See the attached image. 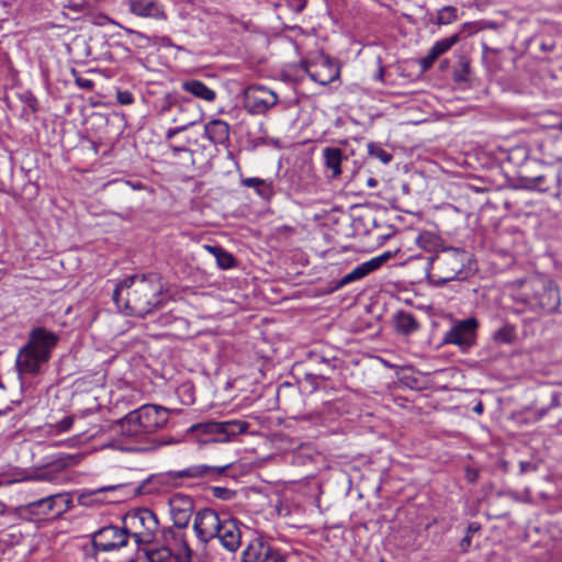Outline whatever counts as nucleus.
<instances>
[{"mask_svg":"<svg viewBox=\"0 0 562 562\" xmlns=\"http://www.w3.org/2000/svg\"><path fill=\"white\" fill-rule=\"evenodd\" d=\"M305 71L313 81L322 86L333 82L339 76L338 67L328 59L305 65Z\"/></svg>","mask_w":562,"mask_h":562,"instance_id":"a211bd4d","label":"nucleus"},{"mask_svg":"<svg viewBox=\"0 0 562 562\" xmlns=\"http://www.w3.org/2000/svg\"><path fill=\"white\" fill-rule=\"evenodd\" d=\"M376 183H378V181L374 178H369L368 179V186L369 187L373 188V187L376 186Z\"/></svg>","mask_w":562,"mask_h":562,"instance_id":"4d7b16f0","label":"nucleus"},{"mask_svg":"<svg viewBox=\"0 0 562 562\" xmlns=\"http://www.w3.org/2000/svg\"><path fill=\"white\" fill-rule=\"evenodd\" d=\"M241 562H247V561H245V559L243 558Z\"/></svg>","mask_w":562,"mask_h":562,"instance_id":"0e129e2a","label":"nucleus"},{"mask_svg":"<svg viewBox=\"0 0 562 562\" xmlns=\"http://www.w3.org/2000/svg\"><path fill=\"white\" fill-rule=\"evenodd\" d=\"M368 153L371 157L379 159L383 164H389L393 156L387 153L380 144L370 143L368 145Z\"/></svg>","mask_w":562,"mask_h":562,"instance_id":"e433bc0d","label":"nucleus"},{"mask_svg":"<svg viewBox=\"0 0 562 562\" xmlns=\"http://www.w3.org/2000/svg\"><path fill=\"white\" fill-rule=\"evenodd\" d=\"M537 149L543 164L562 162V139L558 137L543 138L537 144Z\"/></svg>","mask_w":562,"mask_h":562,"instance_id":"4be33fe9","label":"nucleus"},{"mask_svg":"<svg viewBox=\"0 0 562 562\" xmlns=\"http://www.w3.org/2000/svg\"><path fill=\"white\" fill-rule=\"evenodd\" d=\"M551 183H555L557 188L562 186V166L555 175L551 176Z\"/></svg>","mask_w":562,"mask_h":562,"instance_id":"8fccbe9b","label":"nucleus"},{"mask_svg":"<svg viewBox=\"0 0 562 562\" xmlns=\"http://www.w3.org/2000/svg\"><path fill=\"white\" fill-rule=\"evenodd\" d=\"M473 412L477 415H481L483 414L484 412V405L481 401H479L474 406H473Z\"/></svg>","mask_w":562,"mask_h":562,"instance_id":"603ef678","label":"nucleus"},{"mask_svg":"<svg viewBox=\"0 0 562 562\" xmlns=\"http://www.w3.org/2000/svg\"><path fill=\"white\" fill-rule=\"evenodd\" d=\"M212 494L214 497L223 499V501H229L235 496V492L221 486H214L212 487Z\"/></svg>","mask_w":562,"mask_h":562,"instance_id":"a19ab883","label":"nucleus"},{"mask_svg":"<svg viewBox=\"0 0 562 562\" xmlns=\"http://www.w3.org/2000/svg\"><path fill=\"white\" fill-rule=\"evenodd\" d=\"M427 238H429L428 235H419V237H418L419 244L423 245L424 240H426Z\"/></svg>","mask_w":562,"mask_h":562,"instance_id":"bf43d9fd","label":"nucleus"},{"mask_svg":"<svg viewBox=\"0 0 562 562\" xmlns=\"http://www.w3.org/2000/svg\"><path fill=\"white\" fill-rule=\"evenodd\" d=\"M223 521L213 508L204 507L195 512L193 520V531L200 542L203 544L209 543L217 535V531Z\"/></svg>","mask_w":562,"mask_h":562,"instance_id":"4468645a","label":"nucleus"},{"mask_svg":"<svg viewBox=\"0 0 562 562\" xmlns=\"http://www.w3.org/2000/svg\"><path fill=\"white\" fill-rule=\"evenodd\" d=\"M373 265L370 261L362 262L353 268L349 273L344 276L336 284V289H340L351 282L358 281L373 272Z\"/></svg>","mask_w":562,"mask_h":562,"instance_id":"c756f323","label":"nucleus"},{"mask_svg":"<svg viewBox=\"0 0 562 562\" xmlns=\"http://www.w3.org/2000/svg\"><path fill=\"white\" fill-rule=\"evenodd\" d=\"M517 339V330L514 324L505 322L501 328L494 331L493 340L496 344L512 345Z\"/></svg>","mask_w":562,"mask_h":562,"instance_id":"473e14b6","label":"nucleus"},{"mask_svg":"<svg viewBox=\"0 0 562 562\" xmlns=\"http://www.w3.org/2000/svg\"><path fill=\"white\" fill-rule=\"evenodd\" d=\"M279 102V95L261 85H250L244 90V109L251 115L266 114Z\"/></svg>","mask_w":562,"mask_h":562,"instance_id":"9d476101","label":"nucleus"},{"mask_svg":"<svg viewBox=\"0 0 562 562\" xmlns=\"http://www.w3.org/2000/svg\"><path fill=\"white\" fill-rule=\"evenodd\" d=\"M247 562H286V555L262 536L252 539L243 552Z\"/></svg>","mask_w":562,"mask_h":562,"instance_id":"ddd939ff","label":"nucleus"},{"mask_svg":"<svg viewBox=\"0 0 562 562\" xmlns=\"http://www.w3.org/2000/svg\"><path fill=\"white\" fill-rule=\"evenodd\" d=\"M248 423L244 420L214 422L207 420L194 424L190 427V431L204 436L201 438L204 442H225L233 437L247 430Z\"/></svg>","mask_w":562,"mask_h":562,"instance_id":"6e6552de","label":"nucleus"},{"mask_svg":"<svg viewBox=\"0 0 562 562\" xmlns=\"http://www.w3.org/2000/svg\"><path fill=\"white\" fill-rule=\"evenodd\" d=\"M459 34H453L449 37L437 41L432 47L429 49L431 52V56H441L446 52H448L454 44L459 42Z\"/></svg>","mask_w":562,"mask_h":562,"instance_id":"72a5a7b5","label":"nucleus"},{"mask_svg":"<svg viewBox=\"0 0 562 562\" xmlns=\"http://www.w3.org/2000/svg\"><path fill=\"white\" fill-rule=\"evenodd\" d=\"M126 525L130 537L139 544L153 543L159 530V521L156 514L149 508H135L127 512L122 518Z\"/></svg>","mask_w":562,"mask_h":562,"instance_id":"0eeeda50","label":"nucleus"},{"mask_svg":"<svg viewBox=\"0 0 562 562\" xmlns=\"http://www.w3.org/2000/svg\"><path fill=\"white\" fill-rule=\"evenodd\" d=\"M49 502L53 508V517H59L72 507V495L70 493L49 494Z\"/></svg>","mask_w":562,"mask_h":562,"instance_id":"2f4dec72","label":"nucleus"},{"mask_svg":"<svg viewBox=\"0 0 562 562\" xmlns=\"http://www.w3.org/2000/svg\"><path fill=\"white\" fill-rule=\"evenodd\" d=\"M112 488H113V487H111V486H108V487H101V488H99L97 492H105V491H110V490H112Z\"/></svg>","mask_w":562,"mask_h":562,"instance_id":"052dcab7","label":"nucleus"},{"mask_svg":"<svg viewBox=\"0 0 562 562\" xmlns=\"http://www.w3.org/2000/svg\"><path fill=\"white\" fill-rule=\"evenodd\" d=\"M134 95L128 90H117L116 92V101L122 105H130L134 102Z\"/></svg>","mask_w":562,"mask_h":562,"instance_id":"79ce46f5","label":"nucleus"},{"mask_svg":"<svg viewBox=\"0 0 562 562\" xmlns=\"http://www.w3.org/2000/svg\"><path fill=\"white\" fill-rule=\"evenodd\" d=\"M164 536H165V538H167L168 536L176 538V532L172 528L169 527L164 530Z\"/></svg>","mask_w":562,"mask_h":562,"instance_id":"6e6d98bb","label":"nucleus"},{"mask_svg":"<svg viewBox=\"0 0 562 562\" xmlns=\"http://www.w3.org/2000/svg\"><path fill=\"white\" fill-rule=\"evenodd\" d=\"M132 13L155 19H166L164 7L155 0H126Z\"/></svg>","mask_w":562,"mask_h":562,"instance_id":"5701e85b","label":"nucleus"},{"mask_svg":"<svg viewBox=\"0 0 562 562\" xmlns=\"http://www.w3.org/2000/svg\"><path fill=\"white\" fill-rule=\"evenodd\" d=\"M479 322L475 317L457 321L443 335V342L456 345L461 351H467L476 342Z\"/></svg>","mask_w":562,"mask_h":562,"instance_id":"f8f14e48","label":"nucleus"},{"mask_svg":"<svg viewBox=\"0 0 562 562\" xmlns=\"http://www.w3.org/2000/svg\"><path fill=\"white\" fill-rule=\"evenodd\" d=\"M470 254L460 248H443L431 257L428 278L436 285H442L452 280L468 278L465 266L470 262Z\"/></svg>","mask_w":562,"mask_h":562,"instance_id":"39448f33","label":"nucleus"},{"mask_svg":"<svg viewBox=\"0 0 562 562\" xmlns=\"http://www.w3.org/2000/svg\"><path fill=\"white\" fill-rule=\"evenodd\" d=\"M355 150L350 149L349 153L346 149L335 146L325 147L322 153L324 166L327 171L330 172L333 179H337L342 173L341 165L347 161L349 156H353Z\"/></svg>","mask_w":562,"mask_h":562,"instance_id":"6ab92c4d","label":"nucleus"},{"mask_svg":"<svg viewBox=\"0 0 562 562\" xmlns=\"http://www.w3.org/2000/svg\"><path fill=\"white\" fill-rule=\"evenodd\" d=\"M465 479L469 483H475L479 479V471L472 468H467Z\"/></svg>","mask_w":562,"mask_h":562,"instance_id":"09e8293b","label":"nucleus"},{"mask_svg":"<svg viewBox=\"0 0 562 562\" xmlns=\"http://www.w3.org/2000/svg\"><path fill=\"white\" fill-rule=\"evenodd\" d=\"M168 147L175 157H179L181 154H184L188 156V158L191 160V162L194 164V160L192 158V150L189 149L186 145H178V144L170 143V144H168Z\"/></svg>","mask_w":562,"mask_h":562,"instance_id":"ea45409f","label":"nucleus"},{"mask_svg":"<svg viewBox=\"0 0 562 562\" xmlns=\"http://www.w3.org/2000/svg\"><path fill=\"white\" fill-rule=\"evenodd\" d=\"M312 361L316 364V368L312 372H306V380L312 379H322L326 380L329 378L330 373H333L336 369V359L335 358H325L324 356L313 353L311 356Z\"/></svg>","mask_w":562,"mask_h":562,"instance_id":"b1692460","label":"nucleus"},{"mask_svg":"<svg viewBox=\"0 0 562 562\" xmlns=\"http://www.w3.org/2000/svg\"><path fill=\"white\" fill-rule=\"evenodd\" d=\"M241 184L246 188L255 189L257 194L265 200L271 199L274 193L272 183L261 178H244L241 179Z\"/></svg>","mask_w":562,"mask_h":562,"instance_id":"7c9ffc66","label":"nucleus"},{"mask_svg":"<svg viewBox=\"0 0 562 562\" xmlns=\"http://www.w3.org/2000/svg\"><path fill=\"white\" fill-rule=\"evenodd\" d=\"M538 470V465L532 461H520L519 462V473L526 474L529 472H536Z\"/></svg>","mask_w":562,"mask_h":562,"instance_id":"a18cd8bd","label":"nucleus"},{"mask_svg":"<svg viewBox=\"0 0 562 562\" xmlns=\"http://www.w3.org/2000/svg\"><path fill=\"white\" fill-rule=\"evenodd\" d=\"M481 524L472 521L468 525L464 537L459 542L461 553H468L472 543V537L474 533L481 530Z\"/></svg>","mask_w":562,"mask_h":562,"instance_id":"f704fd0d","label":"nucleus"},{"mask_svg":"<svg viewBox=\"0 0 562 562\" xmlns=\"http://www.w3.org/2000/svg\"><path fill=\"white\" fill-rule=\"evenodd\" d=\"M391 252L386 251L378 257L371 258L369 261L373 265L374 271L382 267L384 262H386L391 258Z\"/></svg>","mask_w":562,"mask_h":562,"instance_id":"c03bdc74","label":"nucleus"},{"mask_svg":"<svg viewBox=\"0 0 562 562\" xmlns=\"http://www.w3.org/2000/svg\"><path fill=\"white\" fill-rule=\"evenodd\" d=\"M113 301L126 315L145 317L164 302V284L158 273L131 276L115 285Z\"/></svg>","mask_w":562,"mask_h":562,"instance_id":"f257e3e1","label":"nucleus"},{"mask_svg":"<svg viewBox=\"0 0 562 562\" xmlns=\"http://www.w3.org/2000/svg\"><path fill=\"white\" fill-rule=\"evenodd\" d=\"M59 341L58 335L45 327H35L29 334L27 342L19 350L16 369L20 373L37 374L41 367L52 358Z\"/></svg>","mask_w":562,"mask_h":562,"instance_id":"7ed1b4c3","label":"nucleus"},{"mask_svg":"<svg viewBox=\"0 0 562 562\" xmlns=\"http://www.w3.org/2000/svg\"><path fill=\"white\" fill-rule=\"evenodd\" d=\"M515 302L537 313H553L561 303L560 291L551 279L536 276L522 282Z\"/></svg>","mask_w":562,"mask_h":562,"instance_id":"20e7f679","label":"nucleus"},{"mask_svg":"<svg viewBox=\"0 0 562 562\" xmlns=\"http://www.w3.org/2000/svg\"><path fill=\"white\" fill-rule=\"evenodd\" d=\"M168 505L173 526L178 529H186L194 513L195 502L193 497L176 493L169 498Z\"/></svg>","mask_w":562,"mask_h":562,"instance_id":"2eb2a0df","label":"nucleus"},{"mask_svg":"<svg viewBox=\"0 0 562 562\" xmlns=\"http://www.w3.org/2000/svg\"><path fill=\"white\" fill-rule=\"evenodd\" d=\"M376 61H378V74L375 76V79L383 81L385 70H384V66L382 64L381 57H378Z\"/></svg>","mask_w":562,"mask_h":562,"instance_id":"3c124183","label":"nucleus"},{"mask_svg":"<svg viewBox=\"0 0 562 562\" xmlns=\"http://www.w3.org/2000/svg\"><path fill=\"white\" fill-rule=\"evenodd\" d=\"M561 406H562V391L553 392L551 394V401H550L549 406L544 407V408H541V409H538L535 413V417H536L537 420H540L541 418H543L548 414V412L551 408H557V407H561Z\"/></svg>","mask_w":562,"mask_h":562,"instance_id":"4c0bfd02","label":"nucleus"},{"mask_svg":"<svg viewBox=\"0 0 562 562\" xmlns=\"http://www.w3.org/2000/svg\"><path fill=\"white\" fill-rule=\"evenodd\" d=\"M437 58V56H431V52L429 50L428 54L424 58H422L420 65L424 69H428L429 67L432 66Z\"/></svg>","mask_w":562,"mask_h":562,"instance_id":"de8ad7c7","label":"nucleus"},{"mask_svg":"<svg viewBox=\"0 0 562 562\" xmlns=\"http://www.w3.org/2000/svg\"><path fill=\"white\" fill-rule=\"evenodd\" d=\"M75 418L74 416H66L61 420L57 422L55 425L57 432H66L68 431L72 425H74Z\"/></svg>","mask_w":562,"mask_h":562,"instance_id":"37998d69","label":"nucleus"},{"mask_svg":"<svg viewBox=\"0 0 562 562\" xmlns=\"http://www.w3.org/2000/svg\"><path fill=\"white\" fill-rule=\"evenodd\" d=\"M72 75L75 77V82L76 85L80 88V89H83L86 91H92L93 88H94V82L88 78H85L82 76L79 75L78 71H76L75 69H72Z\"/></svg>","mask_w":562,"mask_h":562,"instance_id":"58836bf2","label":"nucleus"},{"mask_svg":"<svg viewBox=\"0 0 562 562\" xmlns=\"http://www.w3.org/2000/svg\"><path fill=\"white\" fill-rule=\"evenodd\" d=\"M514 312H515L516 314H520V313H522V312H524V310H514Z\"/></svg>","mask_w":562,"mask_h":562,"instance_id":"680f3d73","label":"nucleus"},{"mask_svg":"<svg viewBox=\"0 0 562 562\" xmlns=\"http://www.w3.org/2000/svg\"><path fill=\"white\" fill-rule=\"evenodd\" d=\"M130 562H136V561H134V560H131Z\"/></svg>","mask_w":562,"mask_h":562,"instance_id":"69168bd1","label":"nucleus"},{"mask_svg":"<svg viewBox=\"0 0 562 562\" xmlns=\"http://www.w3.org/2000/svg\"><path fill=\"white\" fill-rule=\"evenodd\" d=\"M337 143L339 145L338 147L346 149L347 153L350 151L351 148H349L348 139H339Z\"/></svg>","mask_w":562,"mask_h":562,"instance_id":"5fc2aeb1","label":"nucleus"},{"mask_svg":"<svg viewBox=\"0 0 562 562\" xmlns=\"http://www.w3.org/2000/svg\"><path fill=\"white\" fill-rule=\"evenodd\" d=\"M18 512L21 517L30 520L44 519L48 516H53V508L48 495L20 506Z\"/></svg>","mask_w":562,"mask_h":562,"instance_id":"412c9836","label":"nucleus"},{"mask_svg":"<svg viewBox=\"0 0 562 562\" xmlns=\"http://www.w3.org/2000/svg\"><path fill=\"white\" fill-rule=\"evenodd\" d=\"M396 330L403 335H411L419 328L415 316L408 312L400 311L394 316Z\"/></svg>","mask_w":562,"mask_h":562,"instance_id":"cd10ccee","label":"nucleus"},{"mask_svg":"<svg viewBox=\"0 0 562 562\" xmlns=\"http://www.w3.org/2000/svg\"><path fill=\"white\" fill-rule=\"evenodd\" d=\"M181 549L173 553L168 547L161 546L146 550V557L149 562H191L193 551L188 542L181 539Z\"/></svg>","mask_w":562,"mask_h":562,"instance_id":"f3484780","label":"nucleus"},{"mask_svg":"<svg viewBox=\"0 0 562 562\" xmlns=\"http://www.w3.org/2000/svg\"><path fill=\"white\" fill-rule=\"evenodd\" d=\"M38 479L44 480V481H53L54 475L50 472L45 471L38 475Z\"/></svg>","mask_w":562,"mask_h":562,"instance_id":"864d4df0","label":"nucleus"},{"mask_svg":"<svg viewBox=\"0 0 562 562\" xmlns=\"http://www.w3.org/2000/svg\"><path fill=\"white\" fill-rule=\"evenodd\" d=\"M231 464L224 465H206V464H193L182 470L177 471H167L162 475L165 476V482L169 483L176 487L181 486L187 480H196V479H217L223 475L228 469Z\"/></svg>","mask_w":562,"mask_h":562,"instance_id":"1a4fd4ad","label":"nucleus"},{"mask_svg":"<svg viewBox=\"0 0 562 562\" xmlns=\"http://www.w3.org/2000/svg\"><path fill=\"white\" fill-rule=\"evenodd\" d=\"M7 510V506L4 503L0 502V515H3Z\"/></svg>","mask_w":562,"mask_h":562,"instance_id":"13d9d810","label":"nucleus"},{"mask_svg":"<svg viewBox=\"0 0 562 562\" xmlns=\"http://www.w3.org/2000/svg\"><path fill=\"white\" fill-rule=\"evenodd\" d=\"M520 181L524 188L540 192H548L552 187H555V183H551V177L548 175L521 176Z\"/></svg>","mask_w":562,"mask_h":562,"instance_id":"c85d7f7f","label":"nucleus"},{"mask_svg":"<svg viewBox=\"0 0 562 562\" xmlns=\"http://www.w3.org/2000/svg\"><path fill=\"white\" fill-rule=\"evenodd\" d=\"M457 9L452 5H447L440 9L436 16V24L447 25L457 20Z\"/></svg>","mask_w":562,"mask_h":562,"instance_id":"c9c22d12","label":"nucleus"},{"mask_svg":"<svg viewBox=\"0 0 562 562\" xmlns=\"http://www.w3.org/2000/svg\"><path fill=\"white\" fill-rule=\"evenodd\" d=\"M179 95L178 92H168L159 98L155 102L156 114L161 119L170 120Z\"/></svg>","mask_w":562,"mask_h":562,"instance_id":"bb28decb","label":"nucleus"},{"mask_svg":"<svg viewBox=\"0 0 562 562\" xmlns=\"http://www.w3.org/2000/svg\"><path fill=\"white\" fill-rule=\"evenodd\" d=\"M169 420L168 408L156 404H144L113 422L112 429L137 442L164 429Z\"/></svg>","mask_w":562,"mask_h":562,"instance_id":"f03ea898","label":"nucleus"},{"mask_svg":"<svg viewBox=\"0 0 562 562\" xmlns=\"http://www.w3.org/2000/svg\"><path fill=\"white\" fill-rule=\"evenodd\" d=\"M205 251L213 255L216 259V265L222 270H228L237 266V260L232 252L224 249L221 245H203Z\"/></svg>","mask_w":562,"mask_h":562,"instance_id":"393cba45","label":"nucleus"},{"mask_svg":"<svg viewBox=\"0 0 562 562\" xmlns=\"http://www.w3.org/2000/svg\"><path fill=\"white\" fill-rule=\"evenodd\" d=\"M243 524L232 517L223 516V521L215 538L229 552H236L241 546Z\"/></svg>","mask_w":562,"mask_h":562,"instance_id":"dca6fc26","label":"nucleus"},{"mask_svg":"<svg viewBox=\"0 0 562 562\" xmlns=\"http://www.w3.org/2000/svg\"><path fill=\"white\" fill-rule=\"evenodd\" d=\"M558 128L562 131V121L558 124Z\"/></svg>","mask_w":562,"mask_h":562,"instance_id":"e2e57ef3","label":"nucleus"},{"mask_svg":"<svg viewBox=\"0 0 562 562\" xmlns=\"http://www.w3.org/2000/svg\"><path fill=\"white\" fill-rule=\"evenodd\" d=\"M195 108L196 105L192 99L179 95L169 120L176 126L167 130L166 140L172 139L176 135L199 122L200 116Z\"/></svg>","mask_w":562,"mask_h":562,"instance_id":"9b49d317","label":"nucleus"},{"mask_svg":"<svg viewBox=\"0 0 562 562\" xmlns=\"http://www.w3.org/2000/svg\"><path fill=\"white\" fill-rule=\"evenodd\" d=\"M181 87L186 92H189L192 95L207 102H212L216 98L214 90L209 88L204 82L196 79L186 80L182 82Z\"/></svg>","mask_w":562,"mask_h":562,"instance_id":"a878e982","label":"nucleus"},{"mask_svg":"<svg viewBox=\"0 0 562 562\" xmlns=\"http://www.w3.org/2000/svg\"><path fill=\"white\" fill-rule=\"evenodd\" d=\"M231 126L221 119H213L204 125V136L215 146L227 148L231 144Z\"/></svg>","mask_w":562,"mask_h":562,"instance_id":"aec40b11","label":"nucleus"},{"mask_svg":"<svg viewBox=\"0 0 562 562\" xmlns=\"http://www.w3.org/2000/svg\"><path fill=\"white\" fill-rule=\"evenodd\" d=\"M289 7L295 12L300 13L306 7V0H286Z\"/></svg>","mask_w":562,"mask_h":562,"instance_id":"49530a36","label":"nucleus"},{"mask_svg":"<svg viewBox=\"0 0 562 562\" xmlns=\"http://www.w3.org/2000/svg\"><path fill=\"white\" fill-rule=\"evenodd\" d=\"M130 533L126 525L122 527L109 525L91 535V541L81 547L83 562L97 561L98 552L120 550L128 543Z\"/></svg>","mask_w":562,"mask_h":562,"instance_id":"423d86ee","label":"nucleus"}]
</instances>
